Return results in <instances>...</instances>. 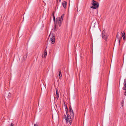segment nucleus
I'll use <instances>...</instances> for the list:
<instances>
[{"label": "nucleus", "mask_w": 126, "mask_h": 126, "mask_svg": "<svg viewBox=\"0 0 126 126\" xmlns=\"http://www.w3.org/2000/svg\"><path fill=\"white\" fill-rule=\"evenodd\" d=\"M124 95H126V92L124 93Z\"/></svg>", "instance_id": "19"}, {"label": "nucleus", "mask_w": 126, "mask_h": 126, "mask_svg": "<svg viewBox=\"0 0 126 126\" xmlns=\"http://www.w3.org/2000/svg\"><path fill=\"white\" fill-rule=\"evenodd\" d=\"M59 92L58 90H56V97L57 100H59Z\"/></svg>", "instance_id": "9"}, {"label": "nucleus", "mask_w": 126, "mask_h": 126, "mask_svg": "<svg viewBox=\"0 0 126 126\" xmlns=\"http://www.w3.org/2000/svg\"><path fill=\"white\" fill-rule=\"evenodd\" d=\"M116 39H118V41L119 44V45H120V39H119V34L118 33H117V35H116Z\"/></svg>", "instance_id": "11"}, {"label": "nucleus", "mask_w": 126, "mask_h": 126, "mask_svg": "<svg viewBox=\"0 0 126 126\" xmlns=\"http://www.w3.org/2000/svg\"><path fill=\"white\" fill-rule=\"evenodd\" d=\"M92 6H91L90 7L94 9H96L98 8L99 6V3L96 1L92 0L91 3Z\"/></svg>", "instance_id": "2"}, {"label": "nucleus", "mask_w": 126, "mask_h": 126, "mask_svg": "<svg viewBox=\"0 0 126 126\" xmlns=\"http://www.w3.org/2000/svg\"><path fill=\"white\" fill-rule=\"evenodd\" d=\"M52 118H53V116H52Z\"/></svg>", "instance_id": "25"}, {"label": "nucleus", "mask_w": 126, "mask_h": 126, "mask_svg": "<svg viewBox=\"0 0 126 126\" xmlns=\"http://www.w3.org/2000/svg\"><path fill=\"white\" fill-rule=\"evenodd\" d=\"M47 48V47H46V48Z\"/></svg>", "instance_id": "23"}, {"label": "nucleus", "mask_w": 126, "mask_h": 126, "mask_svg": "<svg viewBox=\"0 0 126 126\" xmlns=\"http://www.w3.org/2000/svg\"><path fill=\"white\" fill-rule=\"evenodd\" d=\"M47 55V51L46 49L44 50V54L42 55V57L43 58L45 57Z\"/></svg>", "instance_id": "10"}, {"label": "nucleus", "mask_w": 126, "mask_h": 126, "mask_svg": "<svg viewBox=\"0 0 126 126\" xmlns=\"http://www.w3.org/2000/svg\"><path fill=\"white\" fill-rule=\"evenodd\" d=\"M62 3L63 7L64 8H66L67 2L65 1H63L62 2Z\"/></svg>", "instance_id": "6"}, {"label": "nucleus", "mask_w": 126, "mask_h": 126, "mask_svg": "<svg viewBox=\"0 0 126 126\" xmlns=\"http://www.w3.org/2000/svg\"><path fill=\"white\" fill-rule=\"evenodd\" d=\"M72 117L70 116L69 114L67 115V117H64V119L66 120V123H69L70 125H71L72 123Z\"/></svg>", "instance_id": "3"}, {"label": "nucleus", "mask_w": 126, "mask_h": 126, "mask_svg": "<svg viewBox=\"0 0 126 126\" xmlns=\"http://www.w3.org/2000/svg\"><path fill=\"white\" fill-rule=\"evenodd\" d=\"M34 126H38V125H37L36 124H34Z\"/></svg>", "instance_id": "17"}, {"label": "nucleus", "mask_w": 126, "mask_h": 126, "mask_svg": "<svg viewBox=\"0 0 126 126\" xmlns=\"http://www.w3.org/2000/svg\"><path fill=\"white\" fill-rule=\"evenodd\" d=\"M54 29L55 28V25L54 26Z\"/></svg>", "instance_id": "21"}, {"label": "nucleus", "mask_w": 126, "mask_h": 126, "mask_svg": "<svg viewBox=\"0 0 126 126\" xmlns=\"http://www.w3.org/2000/svg\"><path fill=\"white\" fill-rule=\"evenodd\" d=\"M123 103H122V106H123Z\"/></svg>", "instance_id": "20"}, {"label": "nucleus", "mask_w": 126, "mask_h": 126, "mask_svg": "<svg viewBox=\"0 0 126 126\" xmlns=\"http://www.w3.org/2000/svg\"><path fill=\"white\" fill-rule=\"evenodd\" d=\"M104 32L103 31L102 32V37L106 41L107 39L108 36L107 34H104Z\"/></svg>", "instance_id": "4"}, {"label": "nucleus", "mask_w": 126, "mask_h": 126, "mask_svg": "<svg viewBox=\"0 0 126 126\" xmlns=\"http://www.w3.org/2000/svg\"><path fill=\"white\" fill-rule=\"evenodd\" d=\"M61 0H59V1L60 2L61 1Z\"/></svg>", "instance_id": "22"}, {"label": "nucleus", "mask_w": 126, "mask_h": 126, "mask_svg": "<svg viewBox=\"0 0 126 126\" xmlns=\"http://www.w3.org/2000/svg\"><path fill=\"white\" fill-rule=\"evenodd\" d=\"M51 35V34H50L49 36H50V35Z\"/></svg>", "instance_id": "24"}, {"label": "nucleus", "mask_w": 126, "mask_h": 126, "mask_svg": "<svg viewBox=\"0 0 126 126\" xmlns=\"http://www.w3.org/2000/svg\"><path fill=\"white\" fill-rule=\"evenodd\" d=\"M10 126H15L14 124L12 123H11V124Z\"/></svg>", "instance_id": "16"}, {"label": "nucleus", "mask_w": 126, "mask_h": 126, "mask_svg": "<svg viewBox=\"0 0 126 126\" xmlns=\"http://www.w3.org/2000/svg\"><path fill=\"white\" fill-rule=\"evenodd\" d=\"M64 117H65H65H66V115H64V116H63V117L64 119Z\"/></svg>", "instance_id": "18"}, {"label": "nucleus", "mask_w": 126, "mask_h": 126, "mask_svg": "<svg viewBox=\"0 0 126 126\" xmlns=\"http://www.w3.org/2000/svg\"><path fill=\"white\" fill-rule=\"evenodd\" d=\"M59 77L60 79H61L62 78V75L61 74V72L60 70L59 71Z\"/></svg>", "instance_id": "13"}, {"label": "nucleus", "mask_w": 126, "mask_h": 126, "mask_svg": "<svg viewBox=\"0 0 126 126\" xmlns=\"http://www.w3.org/2000/svg\"><path fill=\"white\" fill-rule=\"evenodd\" d=\"M70 115L72 118H73L74 116V113L73 111L71 108H70Z\"/></svg>", "instance_id": "5"}, {"label": "nucleus", "mask_w": 126, "mask_h": 126, "mask_svg": "<svg viewBox=\"0 0 126 126\" xmlns=\"http://www.w3.org/2000/svg\"><path fill=\"white\" fill-rule=\"evenodd\" d=\"M53 108H54V107H53Z\"/></svg>", "instance_id": "26"}, {"label": "nucleus", "mask_w": 126, "mask_h": 126, "mask_svg": "<svg viewBox=\"0 0 126 126\" xmlns=\"http://www.w3.org/2000/svg\"><path fill=\"white\" fill-rule=\"evenodd\" d=\"M63 15H62L61 16V17H59L57 18L56 21V23L57 25H56V26L58 25L60 27L61 25V24L62 22L63 19Z\"/></svg>", "instance_id": "1"}, {"label": "nucleus", "mask_w": 126, "mask_h": 126, "mask_svg": "<svg viewBox=\"0 0 126 126\" xmlns=\"http://www.w3.org/2000/svg\"><path fill=\"white\" fill-rule=\"evenodd\" d=\"M55 37L53 36L52 38H51V41L52 44H53L55 42Z\"/></svg>", "instance_id": "8"}, {"label": "nucleus", "mask_w": 126, "mask_h": 126, "mask_svg": "<svg viewBox=\"0 0 126 126\" xmlns=\"http://www.w3.org/2000/svg\"><path fill=\"white\" fill-rule=\"evenodd\" d=\"M65 110L66 111V113H67V106L65 105Z\"/></svg>", "instance_id": "15"}, {"label": "nucleus", "mask_w": 126, "mask_h": 126, "mask_svg": "<svg viewBox=\"0 0 126 126\" xmlns=\"http://www.w3.org/2000/svg\"><path fill=\"white\" fill-rule=\"evenodd\" d=\"M124 87L123 88V89L124 90H126V79L125 80L124 82Z\"/></svg>", "instance_id": "12"}, {"label": "nucleus", "mask_w": 126, "mask_h": 126, "mask_svg": "<svg viewBox=\"0 0 126 126\" xmlns=\"http://www.w3.org/2000/svg\"><path fill=\"white\" fill-rule=\"evenodd\" d=\"M122 34V37L123 38V40H124L125 41L126 40V39H125V33L124 32V31H122L121 32Z\"/></svg>", "instance_id": "7"}, {"label": "nucleus", "mask_w": 126, "mask_h": 126, "mask_svg": "<svg viewBox=\"0 0 126 126\" xmlns=\"http://www.w3.org/2000/svg\"><path fill=\"white\" fill-rule=\"evenodd\" d=\"M52 16L53 17V20L54 21L55 20V17L54 16V13H53L52 14Z\"/></svg>", "instance_id": "14"}]
</instances>
